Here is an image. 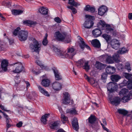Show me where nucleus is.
I'll return each instance as SVG.
<instances>
[{
  "label": "nucleus",
  "mask_w": 132,
  "mask_h": 132,
  "mask_svg": "<svg viewBox=\"0 0 132 132\" xmlns=\"http://www.w3.org/2000/svg\"><path fill=\"white\" fill-rule=\"evenodd\" d=\"M54 36L56 39L58 41H63L65 39V43H69L71 42V36L67 35L65 32L61 33L58 30L55 32Z\"/></svg>",
  "instance_id": "1"
},
{
  "label": "nucleus",
  "mask_w": 132,
  "mask_h": 132,
  "mask_svg": "<svg viewBox=\"0 0 132 132\" xmlns=\"http://www.w3.org/2000/svg\"><path fill=\"white\" fill-rule=\"evenodd\" d=\"M98 119L95 116L92 114L91 115L88 119L89 127L92 128V129L95 130L96 132L99 128Z\"/></svg>",
  "instance_id": "2"
},
{
  "label": "nucleus",
  "mask_w": 132,
  "mask_h": 132,
  "mask_svg": "<svg viewBox=\"0 0 132 132\" xmlns=\"http://www.w3.org/2000/svg\"><path fill=\"white\" fill-rule=\"evenodd\" d=\"M97 25L98 27L102 30H104L105 32L107 33H110L113 31V29L110 25L106 24L105 21L102 20H100Z\"/></svg>",
  "instance_id": "3"
},
{
  "label": "nucleus",
  "mask_w": 132,
  "mask_h": 132,
  "mask_svg": "<svg viewBox=\"0 0 132 132\" xmlns=\"http://www.w3.org/2000/svg\"><path fill=\"white\" fill-rule=\"evenodd\" d=\"M85 16L87 19L84 24V26L86 28H90L93 25V21L95 19L94 16L88 15H86Z\"/></svg>",
  "instance_id": "4"
},
{
  "label": "nucleus",
  "mask_w": 132,
  "mask_h": 132,
  "mask_svg": "<svg viewBox=\"0 0 132 132\" xmlns=\"http://www.w3.org/2000/svg\"><path fill=\"white\" fill-rule=\"evenodd\" d=\"M29 47L31 49L34 50L35 52L37 53L38 54L39 53L41 49L40 45L35 39L33 40L32 43L30 44Z\"/></svg>",
  "instance_id": "5"
},
{
  "label": "nucleus",
  "mask_w": 132,
  "mask_h": 132,
  "mask_svg": "<svg viewBox=\"0 0 132 132\" xmlns=\"http://www.w3.org/2000/svg\"><path fill=\"white\" fill-rule=\"evenodd\" d=\"M67 53H64V57L72 59L73 56L76 53V51L73 47H69L67 49Z\"/></svg>",
  "instance_id": "6"
},
{
  "label": "nucleus",
  "mask_w": 132,
  "mask_h": 132,
  "mask_svg": "<svg viewBox=\"0 0 132 132\" xmlns=\"http://www.w3.org/2000/svg\"><path fill=\"white\" fill-rule=\"evenodd\" d=\"M28 32L27 31L21 30L19 32L18 35L19 39L21 41H24L27 39Z\"/></svg>",
  "instance_id": "7"
},
{
  "label": "nucleus",
  "mask_w": 132,
  "mask_h": 132,
  "mask_svg": "<svg viewBox=\"0 0 132 132\" xmlns=\"http://www.w3.org/2000/svg\"><path fill=\"white\" fill-rule=\"evenodd\" d=\"M12 65H15L16 67L15 70L13 71L14 73H19L22 71L24 69L22 64L20 63H16L12 64Z\"/></svg>",
  "instance_id": "8"
},
{
  "label": "nucleus",
  "mask_w": 132,
  "mask_h": 132,
  "mask_svg": "<svg viewBox=\"0 0 132 132\" xmlns=\"http://www.w3.org/2000/svg\"><path fill=\"white\" fill-rule=\"evenodd\" d=\"M101 60L102 61L105 60L106 62L109 63H113V60L112 57H111V56L106 55H103L101 57Z\"/></svg>",
  "instance_id": "9"
},
{
  "label": "nucleus",
  "mask_w": 132,
  "mask_h": 132,
  "mask_svg": "<svg viewBox=\"0 0 132 132\" xmlns=\"http://www.w3.org/2000/svg\"><path fill=\"white\" fill-rule=\"evenodd\" d=\"M64 99H62V103L65 105H68L69 104L70 102V95L68 93L65 92L64 94Z\"/></svg>",
  "instance_id": "10"
},
{
  "label": "nucleus",
  "mask_w": 132,
  "mask_h": 132,
  "mask_svg": "<svg viewBox=\"0 0 132 132\" xmlns=\"http://www.w3.org/2000/svg\"><path fill=\"white\" fill-rule=\"evenodd\" d=\"M53 71L55 79L56 80H59L62 79V77L57 69L55 67H54L52 68Z\"/></svg>",
  "instance_id": "11"
},
{
  "label": "nucleus",
  "mask_w": 132,
  "mask_h": 132,
  "mask_svg": "<svg viewBox=\"0 0 132 132\" xmlns=\"http://www.w3.org/2000/svg\"><path fill=\"white\" fill-rule=\"evenodd\" d=\"M106 72L109 75H112L114 74L116 72V69L110 65L108 66L105 69Z\"/></svg>",
  "instance_id": "12"
},
{
  "label": "nucleus",
  "mask_w": 132,
  "mask_h": 132,
  "mask_svg": "<svg viewBox=\"0 0 132 132\" xmlns=\"http://www.w3.org/2000/svg\"><path fill=\"white\" fill-rule=\"evenodd\" d=\"M72 124L73 129L76 131H78L79 129V126L78 120L77 118L75 117L73 118L72 122Z\"/></svg>",
  "instance_id": "13"
},
{
  "label": "nucleus",
  "mask_w": 132,
  "mask_h": 132,
  "mask_svg": "<svg viewBox=\"0 0 132 132\" xmlns=\"http://www.w3.org/2000/svg\"><path fill=\"white\" fill-rule=\"evenodd\" d=\"M108 10L107 7L105 6H102L98 9V14L100 15H103Z\"/></svg>",
  "instance_id": "14"
},
{
  "label": "nucleus",
  "mask_w": 132,
  "mask_h": 132,
  "mask_svg": "<svg viewBox=\"0 0 132 132\" xmlns=\"http://www.w3.org/2000/svg\"><path fill=\"white\" fill-rule=\"evenodd\" d=\"M53 48L54 51L58 56L61 58L64 57V53L56 47Z\"/></svg>",
  "instance_id": "15"
},
{
  "label": "nucleus",
  "mask_w": 132,
  "mask_h": 132,
  "mask_svg": "<svg viewBox=\"0 0 132 132\" xmlns=\"http://www.w3.org/2000/svg\"><path fill=\"white\" fill-rule=\"evenodd\" d=\"M111 45L112 48L117 50L120 47V44L117 40L114 39L111 42Z\"/></svg>",
  "instance_id": "16"
},
{
  "label": "nucleus",
  "mask_w": 132,
  "mask_h": 132,
  "mask_svg": "<svg viewBox=\"0 0 132 132\" xmlns=\"http://www.w3.org/2000/svg\"><path fill=\"white\" fill-rule=\"evenodd\" d=\"M84 10L91 13H94L95 11V8L94 6H91L90 5H86L84 8Z\"/></svg>",
  "instance_id": "17"
},
{
  "label": "nucleus",
  "mask_w": 132,
  "mask_h": 132,
  "mask_svg": "<svg viewBox=\"0 0 132 132\" xmlns=\"http://www.w3.org/2000/svg\"><path fill=\"white\" fill-rule=\"evenodd\" d=\"M98 28H96L93 30L92 32L93 34L95 37H97L100 36L102 34L101 30L102 29H100L98 27Z\"/></svg>",
  "instance_id": "18"
},
{
  "label": "nucleus",
  "mask_w": 132,
  "mask_h": 132,
  "mask_svg": "<svg viewBox=\"0 0 132 132\" xmlns=\"http://www.w3.org/2000/svg\"><path fill=\"white\" fill-rule=\"evenodd\" d=\"M59 123L56 121L52 123H50L49 126L51 129L57 130L59 127Z\"/></svg>",
  "instance_id": "19"
},
{
  "label": "nucleus",
  "mask_w": 132,
  "mask_h": 132,
  "mask_svg": "<svg viewBox=\"0 0 132 132\" xmlns=\"http://www.w3.org/2000/svg\"><path fill=\"white\" fill-rule=\"evenodd\" d=\"M121 101V98L120 97H116L113 98V101H111V103L116 106L120 104Z\"/></svg>",
  "instance_id": "20"
},
{
  "label": "nucleus",
  "mask_w": 132,
  "mask_h": 132,
  "mask_svg": "<svg viewBox=\"0 0 132 132\" xmlns=\"http://www.w3.org/2000/svg\"><path fill=\"white\" fill-rule=\"evenodd\" d=\"M50 114L49 113L45 114L42 116L41 119V122L43 123L44 125L46 124L47 121V119L49 117Z\"/></svg>",
  "instance_id": "21"
},
{
  "label": "nucleus",
  "mask_w": 132,
  "mask_h": 132,
  "mask_svg": "<svg viewBox=\"0 0 132 132\" xmlns=\"http://www.w3.org/2000/svg\"><path fill=\"white\" fill-rule=\"evenodd\" d=\"M53 88L56 91L60 90L61 88V84L58 82H55L52 85Z\"/></svg>",
  "instance_id": "22"
},
{
  "label": "nucleus",
  "mask_w": 132,
  "mask_h": 132,
  "mask_svg": "<svg viewBox=\"0 0 132 132\" xmlns=\"http://www.w3.org/2000/svg\"><path fill=\"white\" fill-rule=\"evenodd\" d=\"M8 64V62L7 60H4L2 61L1 65V67L4 71H7Z\"/></svg>",
  "instance_id": "23"
},
{
  "label": "nucleus",
  "mask_w": 132,
  "mask_h": 132,
  "mask_svg": "<svg viewBox=\"0 0 132 132\" xmlns=\"http://www.w3.org/2000/svg\"><path fill=\"white\" fill-rule=\"evenodd\" d=\"M93 46L97 48H99L101 46V44L99 41L97 39L93 40L91 42Z\"/></svg>",
  "instance_id": "24"
},
{
  "label": "nucleus",
  "mask_w": 132,
  "mask_h": 132,
  "mask_svg": "<svg viewBox=\"0 0 132 132\" xmlns=\"http://www.w3.org/2000/svg\"><path fill=\"white\" fill-rule=\"evenodd\" d=\"M37 87L39 91L42 93L45 96H50V95L48 94V92L46 91L44 88H42L41 86L39 85H38Z\"/></svg>",
  "instance_id": "25"
},
{
  "label": "nucleus",
  "mask_w": 132,
  "mask_h": 132,
  "mask_svg": "<svg viewBox=\"0 0 132 132\" xmlns=\"http://www.w3.org/2000/svg\"><path fill=\"white\" fill-rule=\"evenodd\" d=\"M50 80L47 79H42L41 82L42 85L44 86L47 87L50 85Z\"/></svg>",
  "instance_id": "26"
},
{
  "label": "nucleus",
  "mask_w": 132,
  "mask_h": 132,
  "mask_svg": "<svg viewBox=\"0 0 132 132\" xmlns=\"http://www.w3.org/2000/svg\"><path fill=\"white\" fill-rule=\"evenodd\" d=\"M110 78L112 81L115 82H117L121 78L120 76L117 75H111Z\"/></svg>",
  "instance_id": "27"
},
{
  "label": "nucleus",
  "mask_w": 132,
  "mask_h": 132,
  "mask_svg": "<svg viewBox=\"0 0 132 132\" xmlns=\"http://www.w3.org/2000/svg\"><path fill=\"white\" fill-rule=\"evenodd\" d=\"M85 61V60L83 59L79 60L76 62L77 66L79 68L82 67Z\"/></svg>",
  "instance_id": "28"
},
{
  "label": "nucleus",
  "mask_w": 132,
  "mask_h": 132,
  "mask_svg": "<svg viewBox=\"0 0 132 132\" xmlns=\"http://www.w3.org/2000/svg\"><path fill=\"white\" fill-rule=\"evenodd\" d=\"M132 99V97H131L128 94L126 96H124L121 99V101L123 103H126L127 102Z\"/></svg>",
  "instance_id": "29"
},
{
  "label": "nucleus",
  "mask_w": 132,
  "mask_h": 132,
  "mask_svg": "<svg viewBox=\"0 0 132 132\" xmlns=\"http://www.w3.org/2000/svg\"><path fill=\"white\" fill-rule=\"evenodd\" d=\"M112 58L113 60L116 63H118L120 62L119 55L118 54H114L113 55Z\"/></svg>",
  "instance_id": "30"
},
{
  "label": "nucleus",
  "mask_w": 132,
  "mask_h": 132,
  "mask_svg": "<svg viewBox=\"0 0 132 132\" xmlns=\"http://www.w3.org/2000/svg\"><path fill=\"white\" fill-rule=\"evenodd\" d=\"M48 10L47 8H45L44 7H42L40 9V12L43 15H46L48 13Z\"/></svg>",
  "instance_id": "31"
},
{
  "label": "nucleus",
  "mask_w": 132,
  "mask_h": 132,
  "mask_svg": "<svg viewBox=\"0 0 132 132\" xmlns=\"http://www.w3.org/2000/svg\"><path fill=\"white\" fill-rule=\"evenodd\" d=\"M12 12L13 15H19L23 13V11L19 10L13 9L12 10Z\"/></svg>",
  "instance_id": "32"
},
{
  "label": "nucleus",
  "mask_w": 132,
  "mask_h": 132,
  "mask_svg": "<svg viewBox=\"0 0 132 132\" xmlns=\"http://www.w3.org/2000/svg\"><path fill=\"white\" fill-rule=\"evenodd\" d=\"M23 23L24 24L29 26V25H32L35 24H36V22L31 20H27L24 21Z\"/></svg>",
  "instance_id": "33"
},
{
  "label": "nucleus",
  "mask_w": 132,
  "mask_h": 132,
  "mask_svg": "<svg viewBox=\"0 0 132 132\" xmlns=\"http://www.w3.org/2000/svg\"><path fill=\"white\" fill-rule=\"evenodd\" d=\"M128 51V50L126 49L125 47H123L118 50L117 52L118 53L122 54L127 53Z\"/></svg>",
  "instance_id": "34"
},
{
  "label": "nucleus",
  "mask_w": 132,
  "mask_h": 132,
  "mask_svg": "<svg viewBox=\"0 0 132 132\" xmlns=\"http://www.w3.org/2000/svg\"><path fill=\"white\" fill-rule=\"evenodd\" d=\"M118 112L120 114H122L124 116H126L128 113L127 111L124 109H118Z\"/></svg>",
  "instance_id": "35"
},
{
  "label": "nucleus",
  "mask_w": 132,
  "mask_h": 132,
  "mask_svg": "<svg viewBox=\"0 0 132 132\" xmlns=\"http://www.w3.org/2000/svg\"><path fill=\"white\" fill-rule=\"evenodd\" d=\"M95 66L97 69L101 70L103 68L104 64L100 62L96 61Z\"/></svg>",
  "instance_id": "36"
},
{
  "label": "nucleus",
  "mask_w": 132,
  "mask_h": 132,
  "mask_svg": "<svg viewBox=\"0 0 132 132\" xmlns=\"http://www.w3.org/2000/svg\"><path fill=\"white\" fill-rule=\"evenodd\" d=\"M102 37H103L106 41L107 43H109L111 39V36L110 35L106 34H103L102 35Z\"/></svg>",
  "instance_id": "37"
},
{
  "label": "nucleus",
  "mask_w": 132,
  "mask_h": 132,
  "mask_svg": "<svg viewBox=\"0 0 132 132\" xmlns=\"http://www.w3.org/2000/svg\"><path fill=\"white\" fill-rule=\"evenodd\" d=\"M66 112L70 114H76L77 113V111L75 108H72L71 109H67Z\"/></svg>",
  "instance_id": "38"
},
{
  "label": "nucleus",
  "mask_w": 132,
  "mask_h": 132,
  "mask_svg": "<svg viewBox=\"0 0 132 132\" xmlns=\"http://www.w3.org/2000/svg\"><path fill=\"white\" fill-rule=\"evenodd\" d=\"M85 75L86 76L85 79L87 80L91 84L93 85L95 84V81L93 78H90L89 77L87 76L86 74H85Z\"/></svg>",
  "instance_id": "39"
},
{
  "label": "nucleus",
  "mask_w": 132,
  "mask_h": 132,
  "mask_svg": "<svg viewBox=\"0 0 132 132\" xmlns=\"http://www.w3.org/2000/svg\"><path fill=\"white\" fill-rule=\"evenodd\" d=\"M68 4L76 7L80 5L79 4L75 2L74 0H69Z\"/></svg>",
  "instance_id": "40"
},
{
  "label": "nucleus",
  "mask_w": 132,
  "mask_h": 132,
  "mask_svg": "<svg viewBox=\"0 0 132 132\" xmlns=\"http://www.w3.org/2000/svg\"><path fill=\"white\" fill-rule=\"evenodd\" d=\"M47 36L48 34L47 33H46L42 42L43 44L45 46H46L48 43V40L47 39Z\"/></svg>",
  "instance_id": "41"
},
{
  "label": "nucleus",
  "mask_w": 132,
  "mask_h": 132,
  "mask_svg": "<svg viewBox=\"0 0 132 132\" xmlns=\"http://www.w3.org/2000/svg\"><path fill=\"white\" fill-rule=\"evenodd\" d=\"M128 90L127 89L125 88H122L121 90L119 92V94L120 96H121L122 95H123L127 93L128 92Z\"/></svg>",
  "instance_id": "42"
},
{
  "label": "nucleus",
  "mask_w": 132,
  "mask_h": 132,
  "mask_svg": "<svg viewBox=\"0 0 132 132\" xmlns=\"http://www.w3.org/2000/svg\"><path fill=\"white\" fill-rule=\"evenodd\" d=\"M113 85L112 86V89L111 90V93H112L117 90L118 88V86L116 83L113 82Z\"/></svg>",
  "instance_id": "43"
},
{
  "label": "nucleus",
  "mask_w": 132,
  "mask_h": 132,
  "mask_svg": "<svg viewBox=\"0 0 132 132\" xmlns=\"http://www.w3.org/2000/svg\"><path fill=\"white\" fill-rule=\"evenodd\" d=\"M61 121L63 123H65L68 119V117L63 114H61Z\"/></svg>",
  "instance_id": "44"
},
{
  "label": "nucleus",
  "mask_w": 132,
  "mask_h": 132,
  "mask_svg": "<svg viewBox=\"0 0 132 132\" xmlns=\"http://www.w3.org/2000/svg\"><path fill=\"white\" fill-rule=\"evenodd\" d=\"M88 61H86L82 67L85 70H88L89 69V66L88 65Z\"/></svg>",
  "instance_id": "45"
},
{
  "label": "nucleus",
  "mask_w": 132,
  "mask_h": 132,
  "mask_svg": "<svg viewBox=\"0 0 132 132\" xmlns=\"http://www.w3.org/2000/svg\"><path fill=\"white\" fill-rule=\"evenodd\" d=\"M108 74L105 73H103L101 75V79L104 82H106L107 77Z\"/></svg>",
  "instance_id": "46"
},
{
  "label": "nucleus",
  "mask_w": 132,
  "mask_h": 132,
  "mask_svg": "<svg viewBox=\"0 0 132 132\" xmlns=\"http://www.w3.org/2000/svg\"><path fill=\"white\" fill-rule=\"evenodd\" d=\"M113 82H109L107 85V88L108 90L111 92V90L112 89V87L113 86Z\"/></svg>",
  "instance_id": "47"
},
{
  "label": "nucleus",
  "mask_w": 132,
  "mask_h": 132,
  "mask_svg": "<svg viewBox=\"0 0 132 132\" xmlns=\"http://www.w3.org/2000/svg\"><path fill=\"white\" fill-rule=\"evenodd\" d=\"M20 30V28L19 27H18L16 29H15L14 30L13 32V34L15 36L18 35L20 31H19Z\"/></svg>",
  "instance_id": "48"
},
{
  "label": "nucleus",
  "mask_w": 132,
  "mask_h": 132,
  "mask_svg": "<svg viewBox=\"0 0 132 132\" xmlns=\"http://www.w3.org/2000/svg\"><path fill=\"white\" fill-rule=\"evenodd\" d=\"M80 40L81 42V44L80 45V46L81 49L83 50L84 48V46H85L86 44H85L83 40V39L80 37Z\"/></svg>",
  "instance_id": "49"
},
{
  "label": "nucleus",
  "mask_w": 132,
  "mask_h": 132,
  "mask_svg": "<svg viewBox=\"0 0 132 132\" xmlns=\"http://www.w3.org/2000/svg\"><path fill=\"white\" fill-rule=\"evenodd\" d=\"M129 89H132V80H128V82L126 86Z\"/></svg>",
  "instance_id": "50"
},
{
  "label": "nucleus",
  "mask_w": 132,
  "mask_h": 132,
  "mask_svg": "<svg viewBox=\"0 0 132 132\" xmlns=\"http://www.w3.org/2000/svg\"><path fill=\"white\" fill-rule=\"evenodd\" d=\"M124 76L128 80H129L130 78L131 77V76H132V75L129 74L128 73H124Z\"/></svg>",
  "instance_id": "51"
},
{
  "label": "nucleus",
  "mask_w": 132,
  "mask_h": 132,
  "mask_svg": "<svg viewBox=\"0 0 132 132\" xmlns=\"http://www.w3.org/2000/svg\"><path fill=\"white\" fill-rule=\"evenodd\" d=\"M54 21L56 22L60 23L61 22V20L60 19L59 17L55 18L54 19Z\"/></svg>",
  "instance_id": "52"
},
{
  "label": "nucleus",
  "mask_w": 132,
  "mask_h": 132,
  "mask_svg": "<svg viewBox=\"0 0 132 132\" xmlns=\"http://www.w3.org/2000/svg\"><path fill=\"white\" fill-rule=\"evenodd\" d=\"M36 63L39 65L42 68H43L44 67V66L43 65L41 64L40 62V61L38 60H37L36 61Z\"/></svg>",
  "instance_id": "53"
},
{
  "label": "nucleus",
  "mask_w": 132,
  "mask_h": 132,
  "mask_svg": "<svg viewBox=\"0 0 132 132\" xmlns=\"http://www.w3.org/2000/svg\"><path fill=\"white\" fill-rule=\"evenodd\" d=\"M23 123L22 121H20L16 124V126L18 128H20L22 126Z\"/></svg>",
  "instance_id": "54"
},
{
  "label": "nucleus",
  "mask_w": 132,
  "mask_h": 132,
  "mask_svg": "<svg viewBox=\"0 0 132 132\" xmlns=\"http://www.w3.org/2000/svg\"><path fill=\"white\" fill-rule=\"evenodd\" d=\"M125 68L127 69L129 72H130L131 70L129 64L126 65L125 66Z\"/></svg>",
  "instance_id": "55"
},
{
  "label": "nucleus",
  "mask_w": 132,
  "mask_h": 132,
  "mask_svg": "<svg viewBox=\"0 0 132 132\" xmlns=\"http://www.w3.org/2000/svg\"><path fill=\"white\" fill-rule=\"evenodd\" d=\"M18 77H16L15 79V83L17 84L19 83L20 81V79H19V80H18Z\"/></svg>",
  "instance_id": "56"
},
{
  "label": "nucleus",
  "mask_w": 132,
  "mask_h": 132,
  "mask_svg": "<svg viewBox=\"0 0 132 132\" xmlns=\"http://www.w3.org/2000/svg\"><path fill=\"white\" fill-rule=\"evenodd\" d=\"M24 82L26 84V88L27 89L30 86V84L29 82L27 81H25Z\"/></svg>",
  "instance_id": "57"
},
{
  "label": "nucleus",
  "mask_w": 132,
  "mask_h": 132,
  "mask_svg": "<svg viewBox=\"0 0 132 132\" xmlns=\"http://www.w3.org/2000/svg\"><path fill=\"white\" fill-rule=\"evenodd\" d=\"M73 14H75L77 13V11L76 9L73 7L71 10Z\"/></svg>",
  "instance_id": "58"
},
{
  "label": "nucleus",
  "mask_w": 132,
  "mask_h": 132,
  "mask_svg": "<svg viewBox=\"0 0 132 132\" xmlns=\"http://www.w3.org/2000/svg\"><path fill=\"white\" fill-rule=\"evenodd\" d=\"M102 126V127L103 129L106 131H107V132H108V131L109 130L107 128H106L105 127L103 123L101 124Z\"/></svg>",
  "instance_id": "59"
},
{
  "label": "nucleus",
  "mask_w": 132,
  "mask_h": 132,
  "mask_svg": "<svg viewBox=\"0 0 132 132\" xmlns=\"http://www.w3.org/2000/svg\"><path fill=\"white\" fill-rule=\"evenodd\" d=\"M102 126V127L103 129L106 131H107V132H108V131L109 130L107 128H106L105 127L103 123L101 124Z\"/></svg>",
  "instance_id": "60"
},
{
  "label": "nucleus",
  "mask_w": 132,
  "mask_h": 132,
  "mask_svg": "<svg viewBox=\"0 0 132 132\" xmlns=\"http://www.w3.org/2000/svg\"><path fill=\"white\" fill-rule=\"evenodd\" d=\"M128 17L129 20H132V13H129Z\"/></svg>",
  "instance_id": "61"
},
{
  "label": "nucleus",
  "mask_w": 132,
  "mask_h": 132,
  "mask_svg": "<svg viewBox=\"0 0 132 132\" xmlns=\"http://www.w3.org/2000/svg\"><path fill=\"white\" fill-rule=\"evenodd\" d=\"M128 80H128V81L126 80H124L122 82V83L124 84L126 86L127 85L128 82Z\"/></svg>",
  "instance_id": "62"
},
{
  "label": "nucleus",
  "mask_w": 132,
  "mask_h": 132,
  "mask_svg": "<svg viewBox=\"0 0 132 132\" xmlns=\"http://www.w3.org/2000/svg\"><path fill=\"white\" fill-rule=\"evenodd\" d=\"M12 125L10 124V123H7L6 124L7 130L9 128H10Z\"/></svg>",
  "instance_id": "63"
},
{
  "label": "nucleus",
  "mask_w": 132,
  "mask_h": 132,
  "mask_svg": "<svg viewBox=\"0 0 132 132\" xmlns=\"http://www.w3.org/2000/svg\"><path fill=\"white\" fill-rule=\"evenodd\" d=\"M57 132H66L63 129H59L57 131Z\"/></svg>",
  "instance_id": "64"
}]
</instances>
